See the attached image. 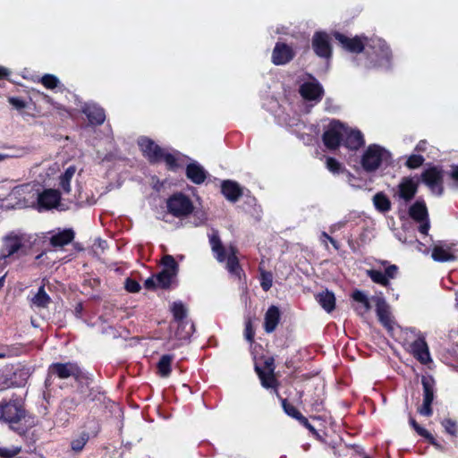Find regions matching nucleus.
<instances>
[{
    "instance_id": "nucleus-13",
    "label": "nucleus",
    "mask_w": 458,
    "mask_h": 458,
    "mask_svg": "<svg viewBox=\"0 0 458 458\" xmlns=\"http://www.w3.org/2000/svg\"><path fill=\"white\" fill-rule=\"evenodd\" d=\"M137 143L143 157H146L150 164H157L161 162V156L165 149L157 144L152 139L147 136H141L138 139Z\"/></svg>"
},
{
    "instance_id": "nucleus-38",
    "label": "nucleus",
    "mask_w": 458,
    "mask_h": 458,
    "mask_svg": "<svg viewBox=\"0 0 458 458\" xmlns=\"http://www.w3.org/2000/svg\"><path fill=\"white\" fill-rule=\"evenodd\" d=\"M75 172L76 167L74 165H70L65 169L64 173L60 175L59 185L64 193H69L71 191V180Z\"/></svg>"
},
{
    "instance_id": "nucleus-44",
    "label": "nucleus",
    "mask_w": 458,
    "mask_h": 458,
    "mask_svg": "<svg viewBox=\"0 0 458 458\" xmlns=\"http://www.w3.org/2000/svg\"><path fill=\"white\" fill-rule=\"evenodd\" d=\"M162 264L164 266V268L162 270H166L168 273L177 276L178 270H179V265L175 261L174 258L171 255H165L162 259Z\"/></svg>"
},
{
    "instance_id": "nucleus-62",
    "label": "nucleus",
    "mask_w": 458,
    "mask_h": 458,
    "mask_svg": "<svg viewBox=\"0 0 458 458\" xmlns=\"http://www.w3.org/2000/svg\"><path fill=\"white\" fill-rule=\"evenodd\" d=\"M425 141L421 140L420 141L417 146L415 147V150L420 152V151H424L425 150Z\"/></svg>"
},
{
    "instance_id": "nucleus-53",
    "label": "nucleus",
    "mask_w": 458,
    "mask_h": 458,
    "mask_svg": "<svg viewBox=\"0 0 458 458\" xmlns=\"http://www.w3.org/2000/svg\"><path fill=\"white\" fill-rule=\"evenodd\" d=\"M21 447H13L12 449L7 447L0 446V457L1 458H13L15 455L19 454L21 452Z\"/></svg>"
},
{
    "instance_id": "nucleus-18",
    "label": "nucleus",
    "mask_w": 458,
    "mask_h": 458,
    "mask_svg": "<svg viewBox=\"0 0 458 458\" xmlns=\"http://www.w3.org/2000/svg\"><path fill=\"white\" fill-rule=\"evenodd\" d=\"M23 248L22 238L16 234H9L4 238L0 251V260H6Z\"/></svg>"
},
{
    "instance_id": "nucleus-15",
    "label": "nucleus",
    "mask_w": 458,
    "mask_h": 458,
    "mask_svg": "<svg viewBox=\"0 0 458 458\" xmlns=\"http://www.w3.org/2000/svg\"><path fill=\"white\" fill-rule=\"evenodd\" d=\"M255 372L259 379L261 386L275 394L277 398H281V394L279 393L281 383L276 373L265 372V369H261L258 365H255Z\"/></svg>"
},
{
    "instance_id": "nucleus-27",
    "label": "nucleus",
    "mask_w": 458,
    "mask_h": 458,
    "mask_svg": "<svg viewBox=\"0 0 458 458\" xmlns=\"http://www.w3.org/2000/svg\"><path fill=\"white\" fill-rule=\"evenodd\" d=\"M410 217L415 222L428 220V211L424 199H417L408 210Z\"/></svg>"
},
{
    "instance_id": "nucleus-58",
    "label": "nucleus",
    "mask_w": 458,
    "mask_h": 458,
    "mask_svg": "<svg viewBox=\"0 0 458 458\" xmlns=\"http://www.w3.org/2000/svg\"><path fill=\"white\" fill-rule=\"evenodd\" d=\"M144 287L147 290H156L157 287V283L156 281V277L151 276V277H148V279H146L144 282Z\"/></svg>"
},
{
    "instance_id": "nucleus-35",
    "label": "nucleus",
    "mask_w": 458,
    "mask_h": 458,
    "mask_svg": "<svg viewBox=\"0 0 458 458\" xmlns=\"http://www.w3.org/2000/svg\"><path fill=\"white\" fill-rule=\"evenodd\" d=\"M431 257L437 262H448L456 259L455 255L451 251L450 246L444 248L443 246L436 245L432 250Z\"/></svg>"
},
{
    "instance_id": "nucleus-2",
    "label": "nucleus",
    "mask_w": 458,
    "mask_h": 458,
    "mask_svg": "<svg viewBox=\"0 0 458 458\" xmlns=\"http://www.w3.org/2000/svg\"><path fill=\"white\" fill-rule=\"evenodd\" d=\"M209 243L215 259L219 263H225V269L232 276L239 280L242 276L245 277V272L238 258L239 250L236 245L229 244L226 248L217 234H212L209 237Z\"/></svg>"
},
{
    "instance_id": "nucleus-52",
    "label": "nucleus",
    "mask_w": 458,
    "mask_h": 458,
    "mask_svg": "<svg viewBox=\"0 0 458 458\" xmlns=\"http://www.w3.org/2000/svg\"><path fill=\"white\" fill-rule=\"evenodd\" d=\"M124 288L129 293H136L140 292V284L135 279L128 277L125 279Z\"/></svg>"
},
{
    "instance_id": "nucleus-19",
    "label": "nucleus",
    "mask_w": 458,
    "mask_h": 458,
    "mask_svg": "<svg viewBox=\"0 0 458 458\" xmlns=\"http://www.w3.org/2000/svg\"><path fill=\"white\" fill-rule=\"evenodd\" d=\"M61 200L58 190L46 189L38 195V210H48L55 208Z\"/></svg>"
},
{
    "instance_id": "nucleus-21",
    "label": "nucleus",
    "mask_w": 458,
    "mask_h": 458,
    "mask_svg": "<svg viewBox=\"0 0 458 458\" xmlns=\"http://www.w3.org/2000/svg\"><path fill=\"white\" fill-rule=\"evenodd\" d=\"M397 188L399 198L405 202H410L418 192L419 182L414 181L412 177L405 176L402 178Z\"/></svg>"
},
{
    "instance_id": "nucleus-12",
    "label": "nucleus",
    "mask_w": 458,
    "mask_h": 458,
    "mask_svg": "<svg viewBox=\"0 0 458 458\" xmlns=\"http://www.w3.org/2000/svg\"><path fill=\"white\" fill-rule=\"evenodd\" d=\"M311 47L315 55L323 59H331L333 47L329 35L323 30L316 31L311 38Z\"/></svg>"
},
{
    "instance_id": "nucleus-29",
    "label": "nucleus",
    "mask_w": 458,
    "mask_h": 458,
    "mask_svg": "<svg viewBox=\"0 0 458 458\" xmlns=\"http://www.w3.org/2000/svg\"><path fill=\"white\" fill-rule=\"evenodd\" d=\"M75 233L72 229H64L51 236L50 244L55 248L64 247L72 242Z\"/></svg>"
},
{
    "instance_id": "nucleus-23",
    "label": "nucleus",
    "mask_w": 458,
    "mask_h": 458,
    "mask_svg": "<svg viewBox=\"0 0 458 458\" xmlns=\"http://www.w3.org/2000/svg\"><path fill=\"white\" fill-rule=\"evenodd\" d=\"M185 174L188 180L198 185L202 184L208 177V172L197 161L187 165Z\"/></svg>"
},
{
    "instance_id": "nucleus-17",
    "label": "nucleus",
    "mask_w": 458,
    "mask_h": 458,
    "mask_svg": "<svg viewBox=\"0 0 458 458\" xmlns=\"http://www.w3.org/2000/svg\"><path fill=\"white\" fill-rule=\"evenodd\" d=\"M27 379L28 374L22 369L3 373L0 375V391L12 387L23 386Z\"/></svg>"
},
{
    "instance_id": "nucleus-40",
    "label": "nucleus",
    "mask_w": 458,
    "mask_h": 458,
    "mask_svg": "<svg viewBox=\"0 0 458 458\" xmlns=\"http://www.w3.org/2000/svg\"><path fill=\"white\" fill-rule=\"evenodd\" d=\"M277 399L280 401L284 411L289 417L295 419L297 421H299L301 420V418L303 415L294 405L290 403L287 399L283 398L282 396H281V398H277Z\"/></svg>"
},
{
    "instance_id": "nucleus-16",
    "label": "nucleus",
    "mask_w": 458,
    "mask_h": 458,
    "mask_svg": "<svg viewBox=\"0 0 458 458\" xmlns=\"http://www.w3.org/2000/svg\"><path fill=\"white\" fill-rule=\"evenodd\" d=\"M310 77L312 81L303 82L300 86L299 92L305 100L319 102L324 96V89L313 76L310 75Z\"/></svg>"
},
{
    "instance_id": "nucleus-32",
    "label": "nucleus",
    "mask_w": 458,
    "mask_h": 458,
    "mask_svg": "<svg viewBox=\"0 0 458 458\" xmlns=\"http://www.w3.org/2000/svg\"><path fill=\"white\" fill-rule=\"evenodd\" d=\"M317 301L327 311L332 312L335 309V297L334 293L325 290L316 295Z\"/></svg>"
},
{
    "instance_id": "nucleus-55",
    "label": "nucleus",
    "mask_w": 458,
    "mask_h": 458,
    "mask_svg": "<svg viewBox=\"0 0 458 458\" xmlns=\"http://www.w3.org/2000/svg\"><path fill=\"white\" fill-rule=\"evenodd\" d=\"M8 102L17 110H21L26 107V102L20 98L10 97Z\"/></svg>"
},
{
    "instance_id": "nucleus-41",
    "label": "nucleus",
    "mask_w": 458,
    "mask_h": 458,
    "mask_svg": "<svg viewBox=\"0 0 458 458\" xmlns=\"http://www.w3.org/2000/svg\"><path fill=\"white\" fill-rule=\"evenodd\" d=\"M367 276L371 279V281L375 284H380L382 286L387 287L390 285L389 280H387L386 275L381 270L377 269H369L367 270Z\"/></svg>"
},
{
    "instance_id": "nucleus-10",
    "label": "nucleus",
    "mask_w": 458,
    "mask_h": 458,
    "mask_svg": "<svg viewBox=\"0 0 458 458\" xmlns=\"http://www.w3.org/2000/svg\"><path fill=\"white\" fill-rule=\"evenodd\" d=\"M420 180L432 192L438 196L444 193V170L442 167L429 166L421 173Z\"/></svg>"
},
{
    "instance_id": "nucleus-6",
    "label": "nucleus",
    "mask_w": 458,
    "mask_h": 458,
    "mask_svg": "<svg viewBox=\"0 0 458 458\" xmlns=\"http://www.w3.org/2000/svg\"><path fill=\"white\" fill-rule=\"evenodd\" d=\"M52 376H56L60 379H66L69 378L70 377H72L77 382H80L81 380L87 378L86 375L79 367V365L74 362L52 363L48 367L47 377L45 381V384L47 386L51 384L50 380Z\"/></svg>"
},
{
    "instance_id": "nucleus-64",
    "label": "nucleus",
    "mask_w": 458,
    "mask_h": 458,
    "mask_svg": "<svg viewBox=\"0 0 458 458\" xmlns=\"http://www.w3.org/2000/svg\"><path fill=\"white\" fill-rule=\"evenodd\" d=\"M348 245H349L350 249H351L353 252H355V251H356V250H357V249H356L355 243H354V242H353L352 240H349V241H348Z\"/></svg>"
},
{
    "instance_id": "nucleus-31",
    "label": "nucleus",
    "mask_w": 458,
    "mask_h": 458,
    "mask_svg": "<svg viewBox=\"0 0 458 458\" xmlns=\"http://www.w3.org/2000/svg\"><path fill=\"white\" fill-rule=\"evenodd\" d=\"M376 313L383 326L387 327L390 324L389 306L382 297H378L376 300Z\"/></svg>"
},
{
    "instance_id": "nucleus-1",
    "label": "nucleus",
    "mask_w": 458,
    "mask_h": 458,
    "mask_svg": "<svg viewBox=\"0 0 458 458\" xmlns=\"http://www.w3.org/2000/svg\"><path fill=\"white\" fill-rule=\"evenodd\" d=\"M0 421L8 424L10 429L21 437L35 426V417L26 410L24 400L17 395L0 402Z\"/></svg>"
},
{
    "instance_id": "nucleus-9",
    "label": "nucleus",
    "mask_w": 458,
    "mask_h": 458,
    "mask_svg": "<svg viewBox=\"0 0 458 458\" xmlns=\"http://www.w3.org/2000/svg\"><path fill=\"white\" fill-rule=\"evenodd\" d=\"M421 385L423 389L422 404L418 407L417 411L424 417H431L433 415L432 404L435 399L436 380L430 376H422Z\"/></svg>"
},
{
    "instance_id": "nucleus-8",
    "label": "nucleus",
    "mask_w": 458,
    "mask_h": 458,
    "mask_svg": "<svg viewBox=\"0 0 458 458\" xmlns=\"http://www.w3.org/2000/svg\"><path fill=\"white\" fill-rule=\"evenodd\" d=\"M344 133H346V125L339 120H331L322 134L325 147L329 150H336L343 143Z\"/></svg>"
},
{
    "instance_id": "nucleus-60",
    "label": "nucleus",
    "mask_w": 458,
    "mask_h": 458,
    "mask_svg": "<svg viewBox=\"0 0 458 458\" xmlns=\"http://www.w3.org/2000/svg\"><path fill=\"white\" fill-rule=\"evenodd\" d=\"M450 177L456 182H458V165H453L450 172Z\"/></svg>"
},
{
    "instance_id": "nucleus-46",
    "label": "nucleus",
    "mask_w": 458,
    "mask_h": 458,
    "mask_svg": "<svg viewBox=\"0 0 458 458\" xmlns=\"http://www.w3.org/2000/svg\"><path fill=\"white\" fill-rule=\"evenodd\" d=\"M441 425L448 435L454 437L458 436V424L454 420L445 418L441 421Z\"/></svg>"
},
{
    "instance_id": "nucleus-14",
    "label": "nucleus",
    "mask_w": 458,
    "mask_h": 458,
    "mask_svg": "<svg viewBox=\"0 0 458 458\" xmlns=\"http://www.w3.org/2000/svg\"><path fill=\"white\" fill-rule=\"evenodd\" d=\"M294 49L284 42H276L272 51L271 62L275 65H285L294 59Z\"/></svg>"
},
{
    "instance_id": "nucleus-42",
    "label": "nucleus",
    "mask_w": 458,
    "mask_h": 458,
    "mask_svg": "<svg viewBox=\"0 0 458 458\" xmlns=\"http://www.w3.org/2000/svg\"><path fill=\"white\" fill-rule=\"evenodd\" d=\"M326 167L334 174H340L344 173L350 174L336 158L332 157H327L326 158Z\"/></svg>"
},
{
    "instance_id": "nucleus-51",
    "label": "nucleus",
    "mask_w": 458,
    "mask_h": 458,
    "mask_svg": "<svg viewBox=\"0 0 458 458\" xmlns=\"http://www.w3.org/2000/svg\"><path fill=\"white\" fill-rule=\"evenodd\" d=\"M40 97H41V99L51 105L54 108H55L56 110L58 111H64L65 113H68V110L64 107V106H63L62 104L55 101L50 96H48L47 94H45V93H39Z\"/></svg>"
},
{
    "instance_id": "nucleus-49",
    "label": "nucleus",
    "mask_w": 458,
    "mask_h": 458,
    "mask_svg": "<svg viewBox=\"0 0 458 458\" xmlns=\"http://www.w3.org/2000/svg\"><path fill=\"white\" fill-rule=\"evenodd\" d=\"M244 337L250 344L254 342L255 330L250 318L245 322Z\"/></svg>"
},
{
    "instance_id": "nucleus-56",
    "label": "nucleus",
    "mask_w": 458,
    "mask_h": 458,
    "mask_svg": "<svg viewBox=\"0 0 458 458\" xmlns=\"http://www.w3.org/2000/svg\"><path fill=\"white\" fill-rule=\"evenodd\" d=\"M262 369H265V372H275L276 365L273 356L265 358Z\"/></svg>"
},
{
    "instance_id": "nucleus-33",
    "label": "nucleus",
    "mask_w": 458,
    "mask_h": 458,
    "mask_svg": "<svg viewBox=\"0 0 458 458\" xmlns=\"http://www.w3.org/2000/svg\"><path fill=\"white\" fill-rule=\"evenodd\" d=\"M353 301L359 303V306L355 308L357 314L363 315L370 310L371 305L369 298L360 290H354L352 293Z\"/></svg>"
},
{
    "instance_id": "nucleus-36",
    "label": "nucleus",
    "mask_w": 458,
    "mask_h": 458,
    "mask_svg": "<svg viewBox=\"0 0 458 458\" xmlns=\"http://www.w3.org/2000/svg\"><path fill=\"white\" fill-rule=\"evenodd\" d=\"M174 360V354H164L157 363V374L162 377H168L172 373V363Z\"/></svg>"
},
{
    "instance_id": "nucleus-63",
    "label": "nucleus",
    "mask_w": 458,
    "mask_h": 458,
    "mask_svg": "<svg viewBox=\"0 0 458 458\" xmlns=\"http://www.w3.org/2000/svg\"><path fill=\"white\" fill-rule=\"evenodd\" d=\"M82 310H83L82 304L78 303L74 310L76 316H78V317L81 316Z\"/></svg>"
},
{
    "instance_id": "nucleus-25",
    "label": "nucleus",
    "mask_w": 458,
    "mask_h": 458,
    "mask_svg": "<svg viewBox=\"0 0 458 458\" xmlns=\"http://www.w3.org/2000/svg\"><path fill=\"white\" fill-rule=\"evenodd\" d=\"M221 193L224 197L235 203L242 196V189L238 182L232 180H225L221 183Z\"/></svg>"
},
{
    "instance_id": "nucleus-22",
    "label": "nucleus",
    "mask_w": 458,
    "mask_h": 458,
    "mask_svg": "<svg viewBox=\"0 0 458 458\" xmlns=\"http://www.w3.org/2000/svg\"><path fill=\"white\" fill-rule=\"evenodd\" d=\"M365 144L364 136L359 130L350 129L346 126V133L342 145L350 150H358Z\"/></svg>"
},
{
    "instance_id": "nucleus-45",
    "label": "nucleus",
    "mask_w": 458,
    "mask_h": 458,
    "mask_svg": "<svg viewBox=\"0 0 458 458\" xmlns=\"http://www.w3.org/2000/svg\"><path fill=\"white\" fill-rule=\"evenodd\" d=\"M425 162L423 156L420 154H411L409 156L404 163V165L411 170L420 167Z\"/></svg>"
},
{
    "instance_id": "nucleus-24",
    "label": "nucleus",
    "mask_w": 458,
    "mask_h": 458,
    "mask_svg": "<svg viewBox=\"0 0 458 458\" xmlns=\"http://www.w3.org/2000/svg\"><path fill=\"white\" fill-rule=\"evenodd\" d=\"M281 320V311L276 305L268 307L265 313L263 327L267 334L273 333Z\"/></svg>"
},
{
    "instance_id": "nucleus-50",
    "label": "nucleus",
    "mask_w": 458,
    "mask_h": 458,
    "mask_svg": "<svg viewBox=\"0 0 458 458\" xmlns=\"http://www.w3.org/2000/svg\"><path fill=\"white\" fill-rule=\"evenodd\" d=\"M319 239H320L321 242L325 245L326 249H328L327 242H329L333 245V247L335 250H340L339 242L336 240H335L333 237H331L327 233L322 232Z\"/></svg>"
},
{
    "instance_id": "nucleus-39",
    "label": "nucleus",
    "mask_w": 458,
    "mask_h": 458,
    "mask_svg": "<svg viewBox=\"0 0 458 458\" xmlns=\"http://www.w3.org/2000/svg\"><path fill=\"white\" fill-rule=\"evenodd\" d=\"M157 286L161 289H169L175 276L168 273L166 270H161L156 276Z\"/></svg>"
},
{
    "instance_id": "nucleus-3",
    "label": "nucleus",
    "mask_w": 458,
    "mask_h": 458,
    "mask_svg": "<svg viewBox=\"0 0 458 458\" xmlns=\"http://www.w3.org/2000/svg\"><path fill=\"white\" fill-rule=\"evenodd\" d=\"M367 69L390 68L392 62V51L386 42L378 38H371L366 48Z\"/></svg>"
},
{
    "instance_id": "nucleus-5",
    "label": "nucleus",
    "mask_w": 458,
    "mask_h": 458,
    "mask_svg": "<svg viewBox=\"0 0 458 458\" xmlns=\"http://www.w3.org/2000/svg\"><path fill=\"white\" fill-rule=\"evenodd\" d=\"M389 157L390 153L385 148L377 144H370L360 157V165L366 173H374Z\"/></svg>"
},
{
    "instance_id": "nucleus-7",
    "label": "nucleus",
    "mask_w": 458,
    "mask_h": 458,
    "mask_svg": "<svg viewBox=\"0 0 458 458\" xmlns=\"http://www.w3.org/2000/svg\"><path fill=\"white\" fill-rule=\"evenodd\" d=\"M171 312L174 320L178 324L176 335L180 339L190 338L194 333V324L187 319V309L184 304L178 301L173 302Z\"/></svg>"
},
{
    "instance_id": "nucleus-61",
    "label": "nucleus",
    "mask_w": 458,
    "mask_h": 458,
    "mask_svg": "<svg viewBox=\"0 0 458 458\" xmlns=\"http://www.w3.org/2000/svg\"><path fill=\"white\" fill-rule=\"evenodd\" d=\"M10 72L6 68L0 66V80L7 78Z\"/></svg>"
},
{
    "instance_id": "nucleus-11",
    "label": "nucleus",
    "mask_w": 458,
    "mask_h": 458,
    "mask_svg": "<svg viewBox=\"0 0 458 458\" xmlns=\"http://www.w3.org/2000/svg\"><path fill=\"white\" fill-rule=\"evenodd\" d=\"M334 37L339 42L343 49L352 54H360L363 51L366 52L368 42L370 40L369 38L364 35L349 38L339 31H335Z\"/></svg>"
},
{
    "instance_id": "nucleus-26",
    "label": "nucleus",
    "mask_w": 458,
    "mask_h": 458,
    "mask_svg": "<svg viewBox=\"0 0 458 458\" xmlns=\"http://www.w3.org/2000/svg\"><path fill=\"white\" fill-rule=\"evenodd\" d=\"M82 113L92 125H101L106 120L105 110L97 105L85 106Z\"/></svg>"
},
{
    "instance_id": "nucleus-54",
    "label": "nucleus",
    "mask_w": 458,
    "mask_h": 458,
    "mask_svg": "<svg viewBox=\"0 0 458 458\" xmlns=\"http://www.w3.org/2000/svg\"><path fill=\"white\" fill-rule=\"evenodd\" d=\"M301 426H303L305 428H307L313 436L318 437L319 434L318 430L315 428V427L310 423L309 420L302 416L301 420L298 421Z\"/></svg>"
},
{
    "instance_id": "nucleus-48",
    "label": "nucleus",
    "mask_w": 458,
    "mask_h": 458,
    "mask_svg": "<svg viewBox=\"0 0 458 458\" xmlns=\"http://www.w3.org/2000/svg\"><path fill=\"white\" fill-rule=\"evenodd\" d=\"M43 86L48 89H54L55 88H59L60 81L59 79L53 74H45L41 77L40 80Z\"/></svg>"
},
{
    "instance_id": "nucleus-57",
    "label": "nucleus",
    "mask_w": 458,
    "mask_h": 458,
    "mask_svg": "<svg viewBox=\"0 0 458 458\" xmlns=\"http://www.w3.org/2000/svg\"><path fill=\"white\" fill-rule=\"evenodd\" d=\"M398 269L399 268L396 265H389L386 267L384 273L387 280L395 278L398 273Z\"/></svg>"
},
{
    "instance_id": "nucleus-47",
    "label": "nucleus",
    "mask_w": 458,
    "mask_h": 458,
    "mask_svg": "<svg viewBox=\"0 0 458 458\" xmlns=\"http://www.w3.org/2000/svg\"><path fill=\"white\" fill-rule=\"evenodd\" d=\"M260 286L264 292H267L273 285V274L270 271L260 269Z\"/></svg>"
},
{
    "instance_id": "nucleus-43",
    "label": "nucleus",
    "mask_w": 458,
    "mask_h": 458,
    "mask_svg": "<svg viewBox=\"0 0 458 458\" xmlns=\"http://www.w3.org/2000/svg\"><path fill=\"white\" fill-rule=\"evenodd\" d=\"M89 440V435L87 432H81L78 437L71 441V449L74 453H80Z\"/></svg>"
},
{
    "instance_id": "nucleus-37",
    "label": "nucleus",
    "mask_w": 458,
    "mask_h": 458,
    "mask_svg": "<svg viewBox=\"0 0 458 458\" xmlns=\"http://www.w3.org/2000/svg\"><path fill=\"white\" fill-rule=\"evenodd\" d=\"M373 204L376 209L381 213L388 212L391 209V201L384 192H377L374 195Z\"/></svg>"
},
{
    "instance_id": "nucleus-28",
    "label": "nucleus",
    "mask_w": 458,
    "mask_h": 458,
    "mask_svg": "<svg viewBox=\"0 0 458 458\" xmlns=\"http://www.w3.org/2000/svg\"><path fill=\"white\" fill-rule=\"evenodd\" d=\"M409 425L420 437H423L429 445L437 448L440 447V445L437 443L434 436L425 428L421 427L417 422V420L412 417L411 414L409 415Z\"/></svg>"
},
{
    "instance_id": "nucleus-59",
    "label": "nucleus",
    "mask_w": 458,
    "mask_h": 458,
    "mask_svg": "<svg viewBox=\"0 0 458 458\" xmlns=\"http://www.w3.org/2000/svg\"><path fill=\"white\" fill-rule=\"evenodd\" d=\"M419 223V232L422 234L427 235L430 228L429 217L428 218V220H423Z\"/></svg>"
},
{
    "instance_id": "nucleus-30",
    "label": "nucleus",
    "mask_w": 458,
    "mask_h": 458,
    "mask_svg": "<svg viewBox=\"0 0 458 458\" xmlns=\"http://www.w3.org/2000/svg\"><path fill=\"white\" fill-rule=\"evenodd\" d=\"M183 159H189L187 156L178 157L174 154L168 153L165 150L161 156V162H165L168 171L176 172L183 166Z\"/></svg>"
},
{
    "instance_id": "nucleus-34",
    "label": "nucleus",
    "mask_w": 458,
    "mask_h": 458,
    "mask_svg": "<svg viewBox=\"0 0 458 458\" xmlns=\"http://www.w3.org/2000/svg\"><path fill=\"white\" fill-rule=\"evenodd\" d=\"M51 302V297L47 293L44 285H41L37 293L30 299V306L38 309H46Z\"/></svg>"
},
{
    "instance_id": "nucleus-20",
    "label": "nucleus",
    "mask_w": 458,
    "mask_h": 458,
    "mask_svg": "<svg viewBox=\"0 0 458 458\" xmlns=\"http://www.w3.org/2000/svg\"><path fill=\"white\" fill-rule=\"evenodd\" d=\"M413 357L421 364H428L431 361L429 349L425 337L420 335L410 345Z\"/></svg>"
},
{
    "instance_id": "nucleus-4",
    "label": "nucleus",
    "mask_w": 458,
    "mask_h": 458,
    "mask_svg": "<svg viewBox=\"0 0 458 458\" xmlns=\"http://www.w3.org/2000/svg\"><path fill=\"white\" fill-rule=\"evenodd\" d=\"M166 208L169 214L176 218H184L193 214L200 219V223L206 220L205 214L196 211L191 198L183 192L173 193L166 199Z\"/></svg>"
}]
</instances>
